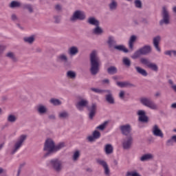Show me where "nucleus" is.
Masks as SVG:
<instances>
[{
    "label": "nucleus",
    "mask_w": 176,
    "mask_h": 176,
    "mask_svg": "<svg viewBox=\"0 0 176 176\" xmlns=\"http://www.w3.org/2000/svg\"><path fill=\"white\" fill-rule=\"evenodd\" d=\"M174 144H176V135L172 136L169 140L166 141V145L168 146H173Z\"/></svg>",
    "instance_id": "30"
},
{
    "label": "nucleus",
    "mask_w": 176,
    "mask_h": 176,
    "mask_svg": "<svg viewBox=\"0 0 176 176\" xmlns=\"http://www.w3.org/2000/svg\"><path fill=\"white\" fill-rule=\"evenodd\" d=\"M109 10L112 12L118 9V2L115 0H111V2L109 4Z\"/></svg>",
    "instance_id": "29"
},
{
    "label": "nucleus",
    "mask_w": 176,
    "mask_h": 176,
    "mask_svg": "<svg viewBox=\"0 0 176 176\" xmlns=\"http://www.w3.org/2000/svg\"><path fill=\"white\" fill-rule=\"evenodd\" d=\"M155 96V97H160L161 94H160V92H156Z\"/></svg>",
    "instance_id": "64"
},
{
    "label": "nucleus",
    "mask_w": 176,
    "mask_h": 176,
    "mask_svg": "<svg viewBox=\"0 0 176 176\" xmlns=\"http://www.w3.org/2000/svg\"><path fill=\"white\" fill-rule=\"evenodd\" d=\"M116 50H119V52H123L124 53H129V50L124 47L123 45L114 46Z\"/></svg>",
    "instance_id": "28"
},
{
    "label": "nucleus",
    "mask_w": 176,
    "mask_h": 176,
    "mask_svg": "<svg viewBox=\"0 0 176 176\" xmlns=\"http://www.w3.org/2000/svg\"><path fill=\"white\" fill-rule=\"evenodd\" d=\"M80 157V153L79 152V151H76V152H74L72 159L74 162H76Z\"/></svg>",
    "instance_id": "44"
},
{
    "label": "nucleus",
    "mask_w": 176,
    "mask_h": 176,
    "mask_svg": "<svg viewBox=\"0 0 176 176\" xmlns=\"http://www.w3.org/2000/svg\"><path fill=\"white\" fill-rule=\"evenodd\" d=\"M122 63L125 67H127L128 68L131 67V60H129V58L124 57L122 58Z\"/></svg>",
    "instance_id": "35"
},
{
    "label": "nucleus",
    "mask_w": 176,
    "mask_h": 176,
    "mask_svg": "<svg viewBox=\"0 0 176 176\" xmlns=\"http://www.w3.org/2000/svg\"><path fill=\"white\" fill-rule=\"evenodd\" d=\"M87 140H88L89 142H93V141H94L96 139L94 138V135H89L87 137Z\"/></svg>",
    "instance_id": "55"
},
{
    "label": "nucleus",
    "mask_w": 176,
    "mask_h": 176,
    "mask_svg": "<svg viewBox=\"0 0 176 176\" xmlns=\"http://www.w3.org/2000/svg\"><path fill=\"white\" fill-rule=\"evenodd\" d=\"M68 116H69V114H68V112L67 111H62L58 114V118H60V119H65L66 118H68Z\"/></svg>",
    "instance_id": "40"
},
{
    "label": "nucleus",
    "mask_w": 176,
    "mask_h": 176,
    "mask_svg": "<svg viewBox=\"0 0 176 176\" xmlns=\"http://www.w3.org/2000/svg\"><path fill=\"white\" fill-rule=\"evenodd\" d=\"M151 52H152L151 45H144L135 52L134 54L131 56V58L135 60L141 56H146V54H149Z\"/></svg>",
    "instance_id": "4"
},
{
    "label": "nucleus",
    "mask_w": 176,
    "mask_h": 176,
    "mask_svg": "<svg viewBox=\"0 0 176 176\" xmlns=\"http://www.w3.org/2000/svg\"><path fill=\"white\" fill-rule=\"evenodd\" d=\"M104 151L106 155H111V153H113V147L111 144H106L104 147Z\"/></svg>",
    "instance_id": "27"
},
{
    "label": "nucleus",
    "mask_w": 176,
    "mask_h": 176,
    "mask_svg": "<svg viewBox=\"0 0 176 176\" xmlns=\"http://www.w3.org/2000/svg\"><path fill=\"white\" fill-rule=\"evenodd\" d=\"M64 146H65L64 142H60V143L58 144L57 145L55 144V153L58 152V151H60V149H63V148H64Z\"/></svg>",
    "instance_id": "42"
},
{
    "label": "nucleus",
    "mask_w": 176,
    "mask_h": 176,
    "mask_svg": "<svg viewBox=\"0 0 176 176\" xmlns=\"http://www.w3.org/2000/svg\"><path fill=\"white\" fill-rule=\"evenodd\" d=\"M135 69L136 70V72H138V74H140V75H142V76H148V72L144 69L136 66L135 67Z\"/></svg>",
    "instance_id": "23"
},
{
    "label": "nucleus",
    "mask_w": 176,
    "mask_h": 176,
    "mask_svg": "<svg viewBox=\"0 0 176 176\" xmlns=\"http://www.w3.org/2000/svg\"><path fill=\"white\" fill-rule=\"evenodd\" d=\"M151 159H153V155H152L151 153H147V154L142 155L140 158V162H147V160H151Z\"/></svg>",
    "instance_id": "24"
},
{
    "label": "nucleus",
    "mask_w": 176,
    "mask_h": 176,
    "mask_svg": "<svg viewBox=\"0 0 176 176\" xmlns=\"http://www.w3.org/2000/svg\"><path fill=\"white\" fill-rule=\"evenodd\" d=\"M147 67L151 69L152 71H154L155 72H157V71H159V67H157V65H156V63L150 62Z\"/></svg>",
    "instance_id": "34"
},
{
    "label": "nucleus",
    "mask_w": 176,
    "mask_h": 176,
    "mask_svg": "<svg viewBox=\"0 0 176 176\" xmlns=\"http://www.w3.org/2000/svg\"><path fill=\"white\" fill-rule=\"evenodd\" d=\"M50 166L56 173H61L63 170V161L57 158L50 160Z\"/></svg>",
    "instance_id": "6"
},
{
    "label": "nucleus",
    "mask_w": 176,
    "mask_h": 176,
    "mask_svg": "<svg viewBox=\"0 0 176 176\" xmlns=\"http://www.w3.org/2000/svg\"><path fill=\"white\" fill-rule=\"evenodd\" d=\"M162 19L160 21V25H168L170 24V12L166 6L162 7Z\"/></svg>",
    "instance_id": "7"
},
{
    "label": "nucleus",
    "mask_w": 176,
    "mask_h": 176,
    "mask_svg": "<svg viewBox=\"0 0 176 176\" xmlns=\"http://www.w3.org/2000/svg\"><path fill=\"white\" fill-rule=\"evenodd\" d=\"M107 44L110 48L115 47V46H116V41H115V37L112 36H109Z\"/></svg>",
    "instance_id": "22"
},
{
    "label": "nucleus",
    "mask_w": 176,
    "mask_h": 176,
    "mask_svg": "<svg viewBox=\"0 0 176 176\" xmlns=\"http://www.w3.org/2000/svg\"><path fill=\"white\" fill-rule=\"evenodd\" d=\"M87 23L89 24V25H94V27L97 25H100V21H98L94 16H90L88 18Z\"/></svg>",
    "instance_id": "16"
},
{
    "label": "nucleus",
    "mask_w": 176,
    "mask_h": 176,
    "mask_svg": "<svg viewBox=\"0 0 176 176\" xmlns=\"http://www.w3.org/2000/svg\"><path fill=\"white\" fill-rule=\"evenodd\" d=\"M102 83H109V79L102 80Z\"/></svg>",
    "instance_id": "63"
},
{
    "label": "nucleus",
    "mask_w": 176,
    "mask_h": 176,
    "mask_svg": "<svg viewBox=\"0 0 176 176\" xmlns=\"http://www.w3.org/2000/svg\"><path fill=\"white\" fill-rule=\"evenodd\" d=\"M50 102L52 104V105H54L55 107H57V105H61V102L58 99L56 98H52L50 100Z\"/></svg>",
    "instance_id": "36"
},
{
    "label": "nucleus",
    "mask_w": 176,
    "mask_h": 176,
    "mask_svg": "<svg viewBox=\"0 0 176 176\" xmlns=\"http://www.w3.org/2000/svg\"><path fill=\"white\" fill-rule=\"evenodd\" d=\"M23 9L28 10L29 13H34V8L31 4H29V3L23 4Z\"/></svg>",
    "instance_id": "32"
},
{
    "label": "nucleus",
    "mask_w": 176,
    "mask_h": 176,
    "mask_svg": "<svg viewBox=\"0 0 176 176\" xmlns=\"http://www.w3.org/2000/svg\"><path fill=\"white\" fill-rule=\"evenodd\" d=\"M135 5L136 8H142V3L140 0H135Z\"/></svg>",
    "instance_id": "54"
},
{
    "label": "nucleus",
    "mask_w": 176,
    "mask_h": 176,
    "mask_svg": "<svg viewBox=\"0 0 176 176\" xmlns=\"http://www.w3.org/2000/svg\"><path fill=\"white\" fill-rule=\"evenodd\" d=\"M92 135L95 140H98L101 137V133L100 131L96 130L93 132Z\"/></svg>",
    "instance_id": "46"
},
{
    "label": "nucleus",
    "mask_w": 176,
    "mask_h": 176,
    "mask_svg": "<svg viewBox=\"0 0 176 176\" xmlns=\"http://www.w3.org/2000/svg\"><path fill=\"white\" fill-rule=\"evenodd\" d=\"M48 118H49V119H50L51 120H56V116H54V115H53V114L50 115V116H48Z\"/></svg>",
    "instance_id": "59"
},
{
    "label": "nucleus",
    "mask_w": 176,
    "mask_h": 176,
    "mask_svg": "<svg viewBox=\"0 0 176 176\" xmlns=\"http://www.w3.org/2000/svg\"><path fill=\"white\" fill-rule=\"evenodd\" d=\"M55 9H56V10H57L58 12H60V10H61V9H62L61 5H60V4H56V5L55 6Z\"/></svg>",
    "instance_id": "56"
},
{
    "label": "nucleus",
    "mask_w": 176,
    "mask_h": 176,
    "mask_svg": "<svg viewBox=\"0 0 176 176\" xmlns=\"http://www.w3.org/2000/svg\"><path fill=\"white\" fill-rule=\"evenodd\" d=\"M16 26L18 27V28L19 29V30H24V28H23L20 24H16Z\"/></svg>",
    "instance_id": "62"
},
{
    "label": "nucleus",
    "mask_w": 176,
    "mask_h": 176,
    "mask_svg": "<svg viewBox=\"0 0 176 176\" xmlns=\"http://www.w3.org/2000/svg\"><path fill=\"white\" fill-rule=\"evenodd\" d=\"M164 54L166 56H169V57H172L173 55L174 57H176V50H167L164 52Z\"/></svg>",
    "instance_id": "39"
},
{
    "label": "nucleus",
    "mask_w": 176,
    "mask_h": 176,
    "mask_svg": "<svg viewBox=\"0 0 176 176\" xmlns=\"http://www.w3.org/2000/svg\"><path fill=\"white\" fill-rule=\"evenodd\" d=\"M66 76L69 79H75L76 78V73L72 70H69L67 72Z\"/></svg>",
    "instance_id": "33"
},
{
    "label": "nucleus",
    "mask_w": 176,
    "mask_h": 176,
    "mask_svg": "<svg viewBox=\"0 0 176 176\" xmlns=\"http://www.w3.org/2000/svg\"><path fill=\"white\" fill-rule=\"evenodd\" d=\"M90 72L91 75H97L98 72H100V57H98V54H97L96 50H94L90 54Z\"/></svg>",
    "instance_id": "2"
},
{
    "label": "nucleus",
    "mask_w": 176,
    "mask_h": 176,
    "mask_svg": "<svg viewBox=\"0 0 176 176\" xmlns=\"http://www.w3.org/2000/svg\"><path fill=\"white\" fill-rule=\"evenodd\" d=\"M137 115L139 116V122H142V123H148V116L144 110H139L137 112Z\"/></svg>",
    "instance_id": "13"
},
{
    "label": "nucleus",
    "mask_w": 176,
    "mask_h": 176,
    "mask_svg": "<svg viewBox=\"0 0 176 176\" xmlns=\"http://www.w3.org/2000/svg\"><path fill=\"white\" fill-rule=\"evenodd\" d=\"M124 94H125L124 91H123V90L120 91L119 93V95H118L119 98L120 100H124Z\"/></svg>",
    "instance_id": "53"
},
{
    "label": "nucleus",
    "mask_w": 176,
    "mask_h": 176,
    "mask_svg": "<svg viewBox=\"0 0 176 176\" xmlns=\"http://www.w3.org/2000/svg\"><path fill=\"white\" fill-rule=\"evenodd\" d=\"M91 91L97 93L98 94H101V93H105V90L100 89L98 88H91Z\"/></svg>",
    "instance_id": "47"
},
{
    "label": "nucleus",
    "mask_w": 176,
    "mask_h": 176,
    "mask_svg": "<svg viewBox=\"0 0 176 176\" xmlns=\"http://www.w3.org/2000/svg\"><path fill=\"white\" fill-rule=\"evenodd\" d=\"M54 23H56V24H58L60 23V21H61V16H54Z\"/></svg>",
    "instance_id": "52"
},
{
    "label": "nucleus",
    "mask_w": 176,
    "mask_h": 176,
    "mask_svg": "<svg viewBox=\"0 0 176 176\" xmlns=\"http://www.w3.org/2000/svg\"><path fill=\"white\" fill-rule=\"evenodd\" d=\"M6 57H8V58H11V60H12V61H14V63L17 61V58H16V56H14V54H13V52L7 53Z\"/></svg>",
    "instance_id": "41"
},
{
    "label": "nucleus",
    "mask_w": 176,
    "mask_h": 176,
    "mask_svg": "<svg viewBox=\"0 0 176 176\" xmlns=\"http://www.w3.org/2000/svg\"><path fill=\"white\" fill-rule=\"evenodd\" d=\"M117 86L119 87H135V85L133 83H131L129 81H124V82H117L116 83Z\"/></svg>",
    "instance_id": "17"
},
{
    "label": "nucleus",
    "mask_w": 176,
    "mask_h": 176,
    "mask_svg": "<svg viewBox=\"0 0 176 176\" xmlns=\"http://www.w3.org/2000/svg\"><path fill=\"white\" fill-rule=\"evenodd\" d=\"M102 32H104V31L102 30V28L100 27V25L95 26V28L92 30V34H94V35H102Z\"/></svg>",
    "instance_id": "21"
},
{
    "label": "nucleus",
    "mask_w": 176,
    "mask_h": 176,
    "mask_svg": "<svg viewBox=\"0 0 176 176\" xmlns=\"http://www.w3.org/2000/svg\"><path fill=\"white\" fill-rule=\"evenodd\" d=\"M21 6V3L17 1H12L9 4V8H10L11 9H16V8H20Z\"/></svg>",
    "instance_id": "26"
},
{
    "label": "nucleus",
    "mask_w": 176,
    "mask_h": 176,
    "mask_svg": "<svg viewBox=\"0 0 176 176\" xmlns=\"http://www.w3.org/2000/svg\"><path fill=\"white\" fill-rule=\"evenodd\" d=\"M108 124V121H105L104 123L101 124L100 125L98 126L96 129L98 130H104L105 126Z\"/></svg>",
    "instance_id": "48"
},
{
    "label": "nucleus",
    "mask_w": 176,
    "mask_h": 176,
    "mask_svg": "<svg viewBox=\"0 0 176 176\" xmlns=\"http://www.w3.org/2000/svg\"><path fill=\"white\" fill-rule=\"evenodd\" d=\"M12 20H13V21H16V20H17V16H16V14H13L12 15Z\"/></svg>",
    "instance_id": "60"
},
{
    "label": "nucleus",
    "mask_w": 176,
    "mask_h": 176,
    "mask_svg": "<svg viewBox=\"0 0 176 176\" xmlns=\"http://www.w3.org/2000/svg\"><path fill=\"white\" fill-rule=\"evenodd\" d=\"M104 93H107V94L105 96L107 102L111 105H113V104H115V98L112 94V91H111L109 89H107L104 91Z\"/></svg>",
    "instance_id": "12"
},
{
    "label": "nucleus",
    "mask_w": 176,
    "mask_h": 176,
    "mask_svg": "<svg viewBox=\"0 0 176 176\" xmlns=\"http://www.w3.org/2000/svg\"><path fill=\"white\" fill-rule=\"evenodd\" d=\"M16 120H17V118H16L15 116L14 115H10L8 117V122H10V123H14V122H16Z\"/></svg>",
    "instance_id": "45"
},
{
    "label": "nucleus",
    "mask_w": 176,
    "mask_h": 176,
    "mask_svg": "<svg viewBox=\"0 0 176 176\" xmlns=\"http://www.w3.org/2000/svg\"><path fill=\"white\" fill-rule=\"evenodd\" d=\"M140 102L144 107H147L150 109H157V104L154 102L151 98H142L140 99Z\"/></svg>",
    "instance_id": "8"
},
{
    "label": "nucleus",
    "mask_w": 176,
    "mask_h": 176,
    "mask_svg": "<svg viewBox=\"0 0 176 176\" xmlns=\"http://www.w3.org/2000/svg\"><path fill=\"white\" fill-rule=\"evenodd\" d=\"M34 41H35V38H34L33 36L24 38V41L26 42L27 43H32Z\"/></svg>",
    "instance_id": "43"
},
{
    "label": "nucleus",
    "mask_w": 176,
    "mask_h": 176,
    "mask_svg": "<svg viewBox=\"0 0 176 176\" xmlns=\"http://www.w3.org/2000/svg\"><path fill=\"white\" fill-rule=\"evenodd\" d=\"M161 37L160 36H157L153 38V45L155 47L156 50L158 51L159 52H162V50L159 47V43L160 42Z\"/></svg>",
    "instance_id": "18"
},
{
    "label": "nucleus",
    "mask_w": 176,
    "mask_h": 176,
    "mask_svg": "<svg viewBox=\"0 0 176 176\" xmlns=\"http://www.w3.org/2000/svg\"><path fill=\"white\" fill-rule=\"evenodd\" d=\"M120 130L122 135H125L126 137H130V135H131L132 129H131V125H130V124H126L120 126Z\"/></svg>",
    "instance_id": "11"
},
{
    "label": "nucleus",
    "mask_w": 176,
    "mask_h": 176,
    "mask_svg": "<svg viewBox=\"0 0 176 176\" xmlns=\"http://www.w3.org/2000/svg\"><path fill=\"white\" fill-rule=\"evenodd\" d=\"M133 136L129 135L126 138H124L122 141V145L123 149L125 151H129V149L131 148V146L133 145Z\"/></svg>",
    "instance_id": "10"
},
{
    "label": "nucleus",
    "mask_w": 176,
    "mask_h": 176,
    "mask_svg": "<svg viewBox=\"0 0 176 176\" xmlns=\"http://www.w3.org/2000/svg\"><path fill=\"white\" fill-rule=\"evenodd\" d=\"M5 50V46L3 45H0V55L3 53V51Z\"/></svg>",
    "instance_id": "58"
},
{
    "label": "nucleus",
    "mask_w": 176,
    "mask_h": 176,
    "mask_svg": "<svg viewBox=\"0 0 176 176\" xmlns=\"http://www.w3.org/2000/svg\"><path fill=\"white\" fill-rule=\"evenodd\" d=\"M56 60L58 63H64L65 64L68 63V56L65 54H60L57 56Z\"/></svg>",
    "instance_id": "19"
},
{
    "label": "nucleus",
    "mask_w": 176,
    "mask_h": 176,
    "mask_svg": "<svg viewBox=\"0 0 176 176\" xmlns=\"http://www.w3.org/2000/svg\"><path fill=\"white\" fill-rule=\"evenodd\" d=\"M27 140V135H21L14 142L13 148L10 153L11 155H14L24 145V142Z\"/></svg>",
    "instance_id": "5"
},
{
    "label": "nucleus",
    "mask_w": 176,
    "mask_h": 176,
    "mask_svg": "<svg viewBox=\"0 0 176 176\" xmlns=\"http://www.w3.org/2000/svg\"><path fill=\"white\" fill-rule=\"evenodd\" d=\"M107 72L109 75H115V74H118V68L115 66H111L107 69Z\"/></svg>",
    "instance_id": "31"
},
{
    "label": "nucleus",
    "mask_w": 176,
    "mask_h": 176,
    "mask_svg": "<svg viewBox=\"0 0 176 176\" xmlns=\"http://www.w3.org/2000/svg\"><path fill=\"white\" fill-rule=\"evenodd\" d=\"M137 39V36L132 35L129 39V47L131 50H133L134 49V43L135 42V40Z\"/></svg>",
    "instance_id": "25"
},
{
    "label": "nucleus",
    "mask_w": 176,
    "mask_h": 176,
    "mask_svg": "<svg viewBox=\"0 0 176 176\" xmlns=\"http://www.w3.org/2000/svg\"><path fill=\"white\" fill-rule=\"evenodd\" d=\"M79 53V50L76 46H72L68 50V54L69 56H76Z\"/></svg>",
    "instance_id": "20"
},
{
    "label": "nucleus",
    "mask_w": 176,
    "mask_h": 176,
    "mask_svg": "<svg viewBox=\"0 0 176 176\" xmlns=\"http://www.w3.org/2000/svg\"><path fill=\"white\" fill-rule=\"evenodd\" d=\"M23 166L24 165L23 164L20 165L16 176H20V173H21V168H23Z\"/></svg>",
    "instance_id": "57"
},
{
    "label": "nucleus",
    "mask_w": 176,
    "mask_h": 176,
    "mask_svg": "<svg viewBox=\"0 0 176 176\" xmlns=\"http://www.w3.org/2000/svg\"><path fill=\"white\" fill-rule=\"evenodd\" d=\"M152 133L155 137H160V138H163V137H164L163 132L160 129H159V126H157V124L153 126Z\"/></svg>",
    "instance_id": "14"
},
{
    "label": "nucleus",
    "mask_w": 176,
    "mask_h": 176,
    "mask_svg": "<svg viewBox=\"0 0 176 176\" xmlns=\"http://www.w3.org/2000/svg\"><path fill=\"white\" fill-rule=\"evenodd\" d=\"M36 111L38 115H45L47 113V107L42 104H40L37 106Z\"/></svg>",
    "instance_id": "15"
},
{
    "label": "nucleus",
    "mask_w": 176,
    "mask_h": 176,
    "mask_svg": "<svg viewBox=\"0 0 176 176\" xmlns=\"http://www.w3.org/2000/svg\"><path fill=\"white\" fill-rule=\"evenodd\" d=\"M87 108L89 113L88 117L90 120H93L96 113H97V103L93 102L89 106V100L87 99H81L76 104V108L78 111H83V108Z\"/></svg>",
    "instance_id": "1"
},
{
    "label": "nucleus",
    "mask_w": 176,
    "mask_h": 176,
    "mask_svg": "<svg viewBox=\"0 0 176 176\" xmlns=\"http://www.w3.org/2000/svg\"><path fill=\"white\" fill-rule=\"evenodd\" d=\"M103 168L104 170V175H109V174L111 173V170H109V166H108V165H106V166H104Z\"/></svg>",
    "instance_id": "51"
},
{
    "label": "nucleus",
    "mask_w": 176,
    "mask_h": 176,
    "mask_svg": "<svg viewBox=\"0 0 176 176\" xmlns=\"http://www.w3.org/2000/svg\"><path fill=\"white\" fill-rule=\"evenodd\" d=\"M173 109H176V102L173 103L170 106Z\"/></svg>",
    "instance_id": "61"
},
{
    "label": "nucleus",
    "mask_w": 176,
    "mask_h": 176,
    "mask_svg": "<svg viewBox=\"0 0 176 176\" xmlns=\"http://www.w3.org/2000/svg\"><path fill=\"white\" fill-rule=\"evenodd\" d=\"M126 176H141V175L137 172H127L126 174Z\"/></svg>",
    "instance_id": "50"
},
{
    "label": "nucleus",
    "mask_w": 176,
    "mask_h": 176,
    "mask_svg": "<svg viewBox=\"0 0 176 176\" xmlns=\"http://www.w3.org/2000/svg\"><path fill=\"white\" fill-rule=\"evenodd\" d=\"M168 83L171 85L170 87L173 90V91L176 93V85H174V82L173 81V80H168Z\"/></svg>",
    "instance_id": "49"
},
{
    "label": "nucleus",
    "mask_w": 176,
    "mask_h": 176,
    "mask_svg": "<svg viewBox=\"0 0 176 176\" xmlns=\"http://www.w3.org/2000/svg\"><path fill=\"white\" fill-rule=\"evenodd\" d=\"M96 163L99 164V166H102V167L104 168L108 165V164L106 162L105 160H102V159H97L96 160Z\"/></svg>",
    "instance_id": "37"
},
{
    "label": "nucleus",
    "mask_w": 176,
    "mask_h": 176,
    "mask_svg": "<svg viewBox=\"0 0 176 176\" xmlns=\"http://www.w3.org/2000/svg\"><path fill=\"white\" fill-rule=\"evenodd\" d=\"M86 19V14L85 12L82 10H76L74 12L73 15L70 18V21L73 23L76 21V20H85Z\"/></svg>",
    "instance_id": "9"
},
{
    "label": "nucleus",
    "mask_w": 176,
    "mask_h": 176,
    "mask_svg": "<svg viewBox=\"0 0 176 176\" xmlns=\"http://www.w3.org/2000/svg\"><path fill=\"white\" fill-rule=\"evenodd\" d=\"M55 144L54 141L52 139H47L45 140L43 151L47 153L44 155L45 157H47V156H50V155L55 153Z\"/></svg>",
    "instance_id": "3"
},
{
    "label": "nucleus",
    "mask_w": 176,
    "mask_h": 176,
    "mask_svg": "<svg viewBox=\"0 0 176 176\" xmlns=\"http://www.w3.org/2000/svg\"><path fill=\"white\" fill-rule=\"evenodd\" d=\"M140 63L143 64V65H146V67H148L149 64H151V61L146 58H141Z\"/></svg>",
    "instance_id": "38"
}]
</instances>
